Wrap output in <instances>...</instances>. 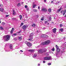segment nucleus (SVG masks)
<instances>
[{
	"label": "nucleus",
	"mask_w": 66,
	"mask_h": 66,
	"mask_svg": "<svg viewBox=\"0 0 66 66\" xmlns=\"http://www.w3.org/2000/svg\"><path fill=\"white\" fill-rule=\"evenodd\" d=\"M3 39L4 40L8 41L10 39V36L8 35L5 36L4 37Z\"/></svg>",
	"instance_id": "1"
},
{
	"label": "nucleus",
	"mask_w": 66,
	"mask_h": 66,
	"mask_svg": "<svg viewBox=\"0 0 66 66\" xmlns=\"http://www.w3.org/2000/svg\"><path fill=\"white\" fill-rule=\"evenodd\" d=\"M50 43V41L49 40L46 41L42 43L41 44V45H48L49 43Z\"/></svg>",
	"instance_id": "2"
},
{
	"label": "nucleus",
	"mask_w": 66,
	"mask_h": 66,
	"mask_svg": "<svg viewBox=\"0 0 66 66\" xmlns=\"http://www.w3.org/2000/svg\"><path fill=\"white\" fill-rule=\"evenodd\" d=\"M33 33H31L29 36V38L30 39H29L28 40L30 41H33Z\"/></svg>",
	"instance_id": "3"
},
{
	"label": "nucleus",
	"mask_w": 66,
	"mask_h": 66,
	"mask_svg": "<svg viewBox=\"0 0 66 66\" xmlns=\"http://www.w3.org/2000/svg\"><path fill=\"white\" fill-rule=\"evenodd\" d=\"M44 60L48 61L51 60V57L50 56L45 57L44 58Z\"/></svg>",
	"instance_id": "4"
},
{
	"label": "nucleus",
	"mask_w": 66,
	"mask_h": 66,
	"mask_svg": "<svg viewBox=\"0 0 66 66\" xmlns=\"http://www.w3.org/2000/svg\"><path fill=\"white\" fill-rule=\"evenodd\" d=\"M47 51V50L46 49H43L42 50H39L38 52L39 53H43L44 52Z\"/></svg>",
	"instance_id": "5"
},
{
	"label": "nucleus",
	"mask_w": 66,
	"mask_h": 66,
	"mask_svg": "<svg viewBox=\"0 0 66 66\" xmlns=\"http://www.w3.org/2000/svg\"><path fill=\"white\" fill-rule=\"evenodd\" d=\"M26 44H27V46H28V47H31V46H32V44L30 43L27 42H26Z\"/></svg>",
	"instance_id": "6"
},
{
	"label": "nucleus",
	"mask_w": 66,
	"mask_h": 66,
	"mask_svg": "<svg viewBox=\"0 0 66 66\" xmlns=\"http://www.w3.org/2000/svg\"><path fill=\"white\" fill-rule=\"evenodd\" d=\"M27 28H28V26L26 25H23L22 27V28L24 30H25Z\"/></svg>",
	"instance_id": "7"
},
{
	"label": "nucleus",
	"mask_w": 66,
	"mask_h": 66,
	"mask_svg": "<svg viewBox=\"0 0 66 66\" xmlns=\"http://www.w3.org/2000/svg\"><path fill=\"white\" fill-rule=\"evenodd\" d=\"M66 10H65L64 11L63 10H62L61 11V13L62 14H63V16H64L65 15V14L66 13Z\"/></svg>",
	"instance_id": "8"
},
{
	"label": "nucleus",
	"mask_w": 66,
	"mask_h": 66,
	"mask_svg": "<svg viewBox=\"0 0 66 66\" xmlns=\"http://www.w3.org/2000/svg\"><path fill=\"white\" fill-rule=\"evenodd\" d=\"M41 10L42 11H43V12H47V10L46 8H42V9Z\"/></svg>",
	"instance_id": "9"
},
{
	"label": "nucleus",
	"mask_w": 66,
	"mask_h": 66,
	"mask_svg": "<svg viewBox=\"0 0 66 66\" xmlns=\"http://www.w3.org/2000/svg\"><path fill=\"white\" fill-rule=\"evenodd\" d=\"M53 32L54 33H55V32H56V29L54 28V29H53Z\"/></svg>",
	"instance_id": "10"
},
{
	"label": "nucleus",
	"mask_w": 66,
	"mask_h": 66,
	"mask_svg": "<svg viewBox=\"0 0 66 66\" xmlns=\"http://www.w3.org/2000/svg\"><path fill=\"white\" fill-rule=\"evenodd\" d=\"M28 51L30 52H34L35 50H34L30 49L28 50Z\"/></svg>",
	"instance_id": "11"
},
{
	"label": "nucleus",
	"mask_w": 66,
	"mask_h": 66,
	"mask_svg": "<svg viewBox=\"0 0 66 66\" xmlns=\"http://www.w3.org/2000/svg\"><path fill=\"white\" fill-rule=\"evenodd\" d=\"M0 11H1L2 12H3L4 11V9L2 8H0Z\"/></svg>",
	"instance_id": "12"
},
{
	"label": "nucleus",
	"mask_w": 66,
	"mask_h": 66,
	"mask_svg": "<svg viewBox=\"0 0 66 66\" xmlns=\"http://www.w3.org/2000/svg\"><path fill=\"white\" fill-rule=\"evenodd\" d=\"M10 48L11 49H13V46H12V45L11 44L10 45Z\"/></svg>",
	"instance_id": "13"
},
{
	"label": "nucleus",
	"mask_w": 66,
	"mask_h": 66,
	"mask_svg": "<svg viewBox=\"0 0 66 66\" xmlns=\"http://www.w3.org/2000/svg\"><path fill=\"white\" fill-rule=\"evenodd\" d=\"M61 10H62V9H61V8L60 9L56 11V12L57 13H59V12Z\"/></svg>",
	"instance_id": "14"
},
{
	"label": "nucleus",
	"mask_w": 66,
	"mask_h": 66,
	"mask_svg": "<svg viewBox=\"0 0 66 66\" xmlns=\"http://www.w3.org/2000/svg\"><path fill=\"white\" fill-rule=\"evenodd\" d=\"M13 15H16V13L15 12V11H14V10H13Z\"/></svg>",
	"instance_id": "15"
},
{
	"label": "nucleus",
	"mask_w": 66,
	"mask_h": 66,
	"mask_svg": "<svg viewBox=\"0 0 66 66\" xmlns=\"http://www.w3.org/2000/svg\"><path fill=\"white\" fill-rule=\"evenodd\" d=\"M37 56V54L35 53L34 54V55L33 56V57H36Z\"/></svg>",
	"instance_id": "16"
},
{
	"label": "nucleus",
	"mask_w": 66,
	"mask_h": 66,
	"mask_svg": "<svg viewBox=\"0 0 66 66\" xmlns=\"http://www.w3.org/2000/svg\"><path fill=\"white\" fill-rule=\"evenodd\" d=\"M63 28H61L59 29V31H61V32H63Z\"/></svg>",
	"instance_id": "17"
},
{
	"label": "nucleus",
	"mask_w": 66,
	"mask_h": 66,
	"mask_svg": "<svg viewBox=\"0 0 66 66\" xmlns=\"http://www.w3.org/2000/svg\"><path fill=\"white\" fill-rule=\"evenodd\" d=\"M44 37H45V38H47L48 37V36L44 34Z\"/></svg>",
	"instance_id": "18"
},
{
	"label": "nucleus",
	"mask_w": 66,
	"mask_h": 66,
	"mask_svg": "<svg viewBox=\"0 0 66 66\" xmlns=\"http://www.w3.org/2000/svg\"><path fill=\"white\" fill-rule=\"evenodd\" d=\"M56 50H58V49H59V46H57V45H56Z\"/></svg>",
	"instance_id": "19"
},
{
	"label": "nucleus",
	"mask_w": 66,
	"mask_h": 66,
	"mask_svg": "<svg viewBox=\"0 0 66 66\" xmlns=\"http://www.w3.org/2000/svg\"><path fill=\"white\" fill-rule=\"evenodd\" d=\"M56 51L57 52H60V48H59L58 49V50H56Z\"/></svg>",
	"instance_id": "20"
},
{
	"label": "nucleus",
	"mask_w": 66,
	"mask_h": 66,
	"mask_svg": "<svg viewBox=\"0 0 66 66\" xmlns=\"http://www.w3.org/2000/svg\"><path fill=\"white\" fill-rule=\"evenodd\" d=\"M49 21H51V17H49V20H48Z\"/></svg>",
	"instance_id": "21"
},
{
	"label": "nucleus",
	"mask_w": 66,
	"mask_h": 66,
	"mask_svg": "<svg viewBox=\"0 0 66 66\" xmlns=\"http://www.w3.org/2000/svg\"><path fill=\"white\" fill-rule=\"evenodd\" d=\"M20 20H21V19H22V15H20Z\"/></svg>",
	"instance_id": "22"
},
{
	"label": "nucleus",
	"mask_w": 66,
	"mask_h": 66,
	"mask_svg": "<svg viewBox=\"0 0 66 66\" xmlns=\"http://www.w3.org/2000/svg\"><path fill=\"white\" fill-rule=\"evenodd\" d=\"M32 27H35L36 26V24H35L34 23L32 25Z\"/></svg>",
	"instance_id": "23"
},
{
	"label": "nucleus",
	"mask_w": 66,
	"mask_h": 66,
	"mask_svg": "<svg viewBox=\"0 0 66 66\" xmlns=\"http://www.w3.org/2000/svg\"><path fill=\"white\" fill-rule=\"evenodd\" d=\"M22 39V38H21V37H19V40H21Z\"/></svg>",
	"instance_id": "24"
},
{
	"label": "nucleus",
	"mask_w": 66,
	"mask_h": 66,
	"mask_svg": "<svg viewBox=\"0 0 66 66\" xmlns=\"http://www.w3.org/2000/svg\"><path fill=\"white\" fill-rule=\"evenodd\" d=\"M48 12L49 13H50L51 12V9H48Z\"/></svg>",
	"instance_id": "25"
},
{
	"label": "nucleus",
	"mask_w": 66,
	"mask_h": 66,
	"mask_svg": "<svg viewBox=\"0 0 66 66\" xmlns=\"http://www.w3.org/2000/svg\"><path fill=\"white\" fill-rule=\"evenodd\" d=\"M33 5V8H34L35 7V6H36V5Z\"/></svg>",
	"instance_id": "26"
},
{
	"label": "nucleus",
	"mask_w": 66,
	"mask_h": 66,
	"mask_svg": "<svg viewBox=\"0 0 66 66\" xmlns=\"http://www.w3.org/2000/svg\"><path fill=\"white\" fill-rule=\"evenodd\" d=\"M0 29H1V30H3V28L2 27H0Z\"/></svg>",
	"instance_id": "27"
},
{
	"label": "nucleus",
	"mask_w": 66,
	"mask_h": 66,
	"mask_svg": "<svg viewBox=\"0 0 66 66\" xmlns=\"http://www.w3.org/2000/svg\"><path fill=\"white\" fill-rule=\"evenodd\" d=\"M41 37H44V34H42L41 36Z\"/></svg>",
	"instance_id": "28"
},
{
	"label": "nucleus",
	"mask_w": 66,
	"mask_h": 66,
	"mask_svg": "<svg viewBox=\"0 0 66 66\" xmlns=\"http://www.w3.org/2000/svg\"><path fill=\"white\" fill-rule=\"evenodd\" d=\"M23 23H21L20 25L21 27V26H23Z\"/></svg>",
	"instance_id": "29"
},
{
	"label": "nucleus",
	"mask_w": 66,
	"mask_h": 66,
	"mask_svg": "<svg viewBox=\"0 0 66 66\" xmlns=\"http://www.w3.org/2000/svg\"><path fill=\"white\" fill-rule=\"evenodd\" d=\"M51 50L52 51H54L55 49H54V48H53Z\"/></svg>",
	"instance_id": "30"
},
{
	"label": "nucleus",
	"mask_w": 66,
	"mask_h": 66,
	"mask_svg": "<svg viewBox=\"0 0 66 66\" xmlns=\"http://www.w3.org/2000/svg\"><path fill=\"white\" fill-rule=\"evenodd\" d=\"M20 6V3H19L17 4L18 6Z\"/></svg>",
	"instance_id": "31"
},
{
	"label": "nucleus",
	"mask_w": 66,
	"mask_h": 66,
	"mask_svg": "<svg viewBox=\"0 0 66 66\" xmlns=\"http://www.w3.org/2000/svg\"><path fill=\"white\" fill-rule=\"evenodd\" d=\"M34 11L35 12H37V10H34Z\"/></svg>",
	"instance_id": "32"
},
{
	"label": "nucleus",
	"mask_w": 66,
	"mask_h": 66,
	"mask_svg": "<svg viewBox=\"0 0 66 66\" xmlns=\"http://www.w3.org/2000/svg\"><path fill=\"white\" fill-rule=\"evenodd\" d=\"M48 65L49 66L50 65H51V63H48Z\"/></svg>",
	"instance_id": "33"
},
{
	"label": "nucleus",
	"mask_w": 66,
	"mask_h": 66,
	"mask_svg": "<svg viewBox=\"0 0 66 66\" xmlns=\"http://www.w3.org/2000/svg\"><path fill=\"white\" fill-rule=\"evenodd\" d=\"M28 6L27 5H26L25 6V8H26H26H28Z\"/></svg>",
	"instance_id": "34"
},
{
	"label": "nucleus",
	"mask_w": 66,
	"mask_h": 66,
	"mask_svg": "<svg viewBox=\"0 0 66 66\" xmlns=\"http://www.w3.org/2000/svg\"><path fill=\"white\" fill-rule=\"evenodd\" d=\"M2 25H4V24H5V23L4 22H3L2 23Z\"/></svg>",
	"instance_id": "35"
},
{
	"label": "nucleus",
	"mask_w": 66,
	"mask_h": 66,
	"mask_svg": "<svg viewBox=\"0 0 66 66\" xmlns=\"http://www.w3.org/2000/svg\"><path fill=\"white\" fill-rule=\"evenodd\" d=\"M27 11H28L29 10V7H27Z\"/></svg>",
	"instance_id": "36"
},
{
	"label": "nucleus",
	"mask_w": 66,
	"mask_h": 66,
	"mask_svg": "<svg viewBox=\"0 0 66 66\" xmlns=\"http://www.w3.org/2000/svg\"><path fill=\"white\" fill-rule=\"evenodd\" d=\"M13 30H12L11 32H10V33H11V34H12V33H13Z\"/></svg>",
	"instance_id": "37"
},
{
	"label": "nucleus",
	"mask_w": 66,
	"mask_h": 66,
	"mask_svg": "<svg viewBox=\"0 0 66 66\" xmlns=\"http://www.w3.org/2000/svg\"><path fill=\"white\" fill-rule=\"evenodd\" d=\"M44 20V19L43 18H42L41 19V20H42V21H43Z\"/></svg>",
	"instance_id": "38"
},
{
	"label": "nucleus",
	"mask_w": 66,
	"mask_h": 66,
	"mask_svg": "<svg viewBox=\"0 0 66 66\" xmlns=\"http://www.w3.org/2000/svg\"><path fill=\"white\" fill-rule=\"evenodd\" d=\"M47 22H47V21H45V24H46V23H47Z\"/></svg>",
	"instance_id": "39"
},
{
	"label": "nucleus",
	"mask_w": 66,
	"mask_h": 66,
	"mask_svg": "<svg viewBox=\"0 0 66 66\" xmlns=\"http://www.w3.org/2000/svg\"><path fill=\"white\" fill-rule=\"evenodd\" d=\"M62 24H61L60 25V26L61 27H62Z\"/></svg>",
	"instance_id": "40"
},
{
	"label": "nucleus",
	"mask_w": 66,
	"mask_h": 66,
	"mask_svg": "<svg viewBox=\"0 0 66 66\" xmlns=\"http://www.w3.org/2000/svg\"><path fill=\"white\" fill-rule=\"evenodd\" d=\"M9 16V15H6V17H8V16Z\"/></svg>",
	"instance_id": "41"
},
{
	"label": "nucleus",
	"mask_w": 66,
	"mask_h": 66,
	"mask_svg": "<svg viewBox=\"0 0 66 66\" xmlns=\"http://www.w3.org/2000/svg\"><path fill=\"white\" fill-rule=\"evenodd\" d=\"M43 63H46V62H45V61H44L43 62Z\"/></svg>",
	"instance_id": "42"
},
{
	"label": "nucleus",
	"mask_w": 66,
	"mask_h": 66,
	"mask_svg": "<svg viewBox=\"0 0 66 66\" xmlns=\"http://www.w3.org/2000/svg\"><path fill=\"white\" fill-rule=\"evenodd\" d=\"M20 32H21V31H19V32H18V33H20Z\"/></svg>",
	"instance_id": "43"
},
{
	"label": "nucleus",
	"mask_w": 66,
	"mask_h": 66,
	"mask_svg": "<svg viewBox=\"0 0 66 66\" xmlns=\"http://www.w3.org/2000/svg\"><path fill=\"white\" fill-rule=\"evenodd\" d=\"M13 35H14V36L16 35V34H13Z\"/></svg>",
	"instance_id": "44"
},
{
	"label": "nucleus",
	"mask_w": 66,
	"mask_h": 66,
	"mask_svg": "<svg viewBox=\"0 0 66 66\" xmlns=\"http://www.w3.org/2000/svg\"><path fill=\"white\" fill-rule=\"evenodd\" d=\"M9 51H8V50H5V52H9Z\"/></svg>",
	"instance_id": "45"
},
{
	"label": "nucleus",
	"mask_w": 66,
	"mask_h": 66,
	"mask_svg": "<svg viewBox=\"0 0 66 66\" xmlns=\"http://www.w3.org/2000/svg\"><path fill=\"white\" fill-rule=\"evenodd\" d=\"M53 1H52L51 2V3H53Z\"/></svg>",
	"instance_id": "46"
},
{
	"label": "nucleus",
	"mask_w": 66,
	"mask_h": 66,
	"mask_svg": "<svg viewBox=\"0 0 66 66\" xmlns=\"http://www.w3.org/2000/svg\"><path fill=\"white\" fill-rule=\"evenodd\" d=\"M20 51V52H23V51H22L21 50Z\"/></svg>",
	"instance_id": "47"
},
{
	"label": "nucleus",
	"mask_w": 66,
	"mask_h": 66,
	"mask_svg": "<svg viewBox=\"0 0 66 66\" xmlns=\"http://www.w3.org/2000/svg\"><path fill=\"white\" fill-rule=\"evenodd\" d=\"M13 30H14V28H12V30L13 31Z\"/></svg>",
	"instance_id": "48"
},
{
	"label": "nucleus",
	"mask_w": 66,
	"mask_h": 66,
	"mask_svg": "<svg viewBox=\"0 0 66 66\" xmlns=\"http://www.w3.org/2000/svg\"><path fill=\"white\" fill-rule=\"evenodd\" d=\"M45 27H44L43 29V30H45Z\"/></svg>",
	"instance_id": "49"
},
{
	"label": "nucleus",
	"mask_w": 66,
	"mask_h": 66,
	"mask_svg": "<svg viewBox=\"0 0 66 66\" xmlns=\"http://www.w3.org/2000/svg\"><path fill=\"white\" fill-rule=\"evenodd\" d=\"M38 9H39V6H38Z\"/></svg>",
	"instance_id": "50"
},
{
	"label": "nucleus",
	"mask_w": 66,
	"mask_h": 66,
	"mask_svg": "<svg viewBox=\"0 0 66 66\" xmlns=\"http://www.w3.org/2000/svg\"><path fill=\"white\" fill-rule=\"evenodd\" d=\"M64 17H66V14L65 15Z\"/></svg>",
	"instance_id": "51"
},
{
	"label": "nucleus",
	"mask_w": 66,
	"mask_h": 66,
	"mask_svg": "<svg viewBox=\"0 0 66 66\" xmlns=\"http://www.w3.org/2000/svg\"><path fill=\"white\" fill-rule=\"evenodd\" d=\"M63 52H64V51H62V52H61V53H63Z\"/></svg>",
	"instance_id": "52"
},
{
	"label": "nucleus",
	"mask_w": 66,
	"mask_h": 66,
	"mask_svg": "<svg viewBox=\"0 0 66 66\" xmlns=\"http://www.w3.org/2000/svg\"><path fill=\"white\" fill-rule=\"evenodd\" d=\"M40 65V64H38V66H39Z\"/></svg>",
	"instance_id": "53"
},
{
	"label": "nucleus",
	"mask_w": 66,
	"mask_h": 66,
	"mask_svg": "<svg viewBox=\"0 0 66 66\" xmlns=\"http://www.w3.org/2000/svg\"><path fill=\"white\" fill-rule=\"evenodd\" d=\"M44 2H46V0H44Z\"/></svg>",
	"instance_id": "54"
},
{
	"label": "nucleus",
	"mask_w": 66,
	"mask_h": 66,
	"mask_svg": "<svg viewBox=\"0 0 66 66\" xmlns=\"http://www.w3.org/2000/svg\"><path fill=\"white\" fill-rule=\"evenodd\" d=\"M36 32H38V30H37V31H36Z\"/></svg>",
	"instance_id": "55"
},
{
	"label": "nucleus",
	"mask_w": 66,
	"mask_h": 66,
	"mask_svg": "<svg viewBox=\"0 0 66 66\" xmlns=\"http://www.w3.org/2000/svg\"><path fill=\"white\" fill-rule=\"evenodd\" d=\"M1 5V4H0V7H1V5Z\"/></svg>",
	"instance_id": "56"
},
{
	"label": "nucleus",
	"mask_w": 66,
	"mask_h": 66,
	"mask_svg": "<svg viewBox=\"0 0 66 66\" xmlns=\"http://www.w3.org/2000/svg\"><path fill=\"white\" fill-rule=\"evenodd\" d=\"M63 39H65V37H64L63 38Z\"/></svg>",
	"instance_id": "57"
},
{
	"label": "nucleus",
	"mask_w": 66,
	"mask_h": 66,
	"mask_svg": "<svg viewBox=\"0 0 66 66\" xmlns=\"http://www.w3.org/2000/svg\"><path fill=\"white\" fill-rule=\"evenodd\" d=\"M14 18H13L12 19V20H14Z\"/></svg>",
	"instance_id": "58"
},
{
	"label": "nucleus",
	"mask_w": 66,
	"mask_h": 66,
	"mask_svg": "<svg viewBox=\"0 0 66 66\" xmlns=\"http://www.w3.org/2000/svg\"><path fill=\"white\" fill-rule=\"evenodd\" d=\"M48 25H49V23H48L47 24Z\"/></svg>",
	"instance_id": "59"
},
{
	"label": "nucleus",
	"mask_w": 66,
	"mask_h": 66,
	"mask_svg": "<svg viewBox=\"0 0 66 66\" xmlns=\"http://www.w3.org/2000/svg\"><path fill=\"white\" fill-rule=\"evenodd\" d=\"M64 7H65V8H66V7L65 6Z\"/></svg>",
	"instance_id": "60"
},
{
	"label": "nucleus",
	"mask_w": 66,
	"mask_h": 66,
	"mask_svg": "<svg viewBox=\"0 0 66 66\" xmlns=\"http://www.w3.org/2000/svg\"><path fill=\"white\" fill-rule=\"evenodd\" d=\"M1 21H0V23H1Z\"/></svg>",
	"instance_id": "61"
},
{
	"label": "nucleus",
	"mask_w": 66,
	"mask_h": 66,
	"mask_svg": "<svg viewBox=\"0 0 66 66\" xmlns=\"http://www.w3.org/2000/svg\"><path fill=\"white\" fill-rule=\"evenodd\" d=\"M54 19H55V18H54Z\"/></svg>",
	"instance_id": "62"
},
{
	"label": "nucleus",
	"mask_w": 66,
	"mask_h": 66,
	"mask_svg": "<svg viewBox=\"0 0 66 66\" xmlns=\"http://www.w3.org/2000/svg\"><path fill=\"white\" fill-rule=\"evenodd\" d=\"M53 1H54V0H53Z\"/></svg>",
	"instance_id": "63"
},
{
	"label": "nucleus",
	"mask_w": 66,
	"mask_h": 66,
	"mask_svg": "<svg viewBox=\"0 0 66 66\" xmlns=\"http://www.w3.org/2000/svg\"><path fill=\"white\" fill-rule=\"evenodd\" d=\"M65 43H66V42H65Z\"/></svg>",
	"instance_id": "64"
}]
</instances>
